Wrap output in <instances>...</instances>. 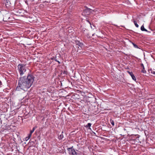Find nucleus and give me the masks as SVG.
<instances>
[{
	"instance_id": "nucleus-1",
	"label": "nucleus",
	"mask_w": 155,
	"mask_h": 155,
	"mask_svg": "<svg viewBox=\"0 0 155 155\" xmlns=\"http://www.w3.org/2000/svg\"><path fill=\"white\" fill-rule=\"evenodd\" d=\"M34 78L32 75L28 74L27 77L24 76L20 78L16 90L18 91H20L21 90H27L32 84L34 81Z\"/></svg>"
},
{
	"instance_id": "nucleus-2",
	"label": "nucleus",
	"mask_w": 155,
	"mask_h": 155,
	"mask_svg": "<svg viewBox=\"0 0 155 155\" xmlns=\"http://www.w3.org/2000/svg\"><path fill=\"white\" fill-rule=\"evenodd\" d=\"M18 70L21 75H23L26 70L25 65L24 64H20L18 66Z\"/></svg>"
},
{
	"instance_id": "nucleus-3",
	"label": "nucleus",
	"mask_w": 155,
	"mask_h": 155,
	"mask_svg": "<svg viewBox=\"0 0 155 155\" xmlns=\"http://www.w3.org/2000/svg\"><path fill=\"white\" fill-rule=\"evenodd\" d=\"M98 10H99L98 9H95L94 10H92V9L87 8L84 11V13H85L86 15H89L91 12H92V11H94V12H98Z\"/></svg>"
},
{
	"instance_id": "nucleus-4",
	"label": "nucleus",
	"mask_w": 155,
	"mask_h": 155,
	"mask_svg": "<svg viewBox=\"0 0 155 155\" xmlns=\"http://www.w3.org/2000/svg\"><path fill=\"white\" fill-rule=\"evenodd\" d=\"M73 147H69L67 148V150L69 152V153L70 154L73 155H77V153L76 152L75 150L73 148Z\"/></svg>"
},
{
	"instance_id": "nucleus-5",
	"label": "nucleus",
	"mask_w": 155,
	"mask_h": 155,
	"mask_svg": "<svg viewBox=\"0 0 155 155\" xmlns=\"http://www.w3.org/2000/svg\"><path fill=\"white\" fill-rule=\"evenodd\" d=\"M75 43L77 47L79 48V46L81 48L83 45V44L82 43H81L78 41H76Z\"/></svg>"
},
{
	"instance_id": "nucleus-6",
	"label": "nucleus",
	"mask_w": 155,
	"mask_h": 155,
	"mask_svg": "<svg viewBox=\"0 0 155 155\" xmlns=\"http://www.w3.org/2000/svg\"><path fill=\"white\" fill-rule=\"evenodd\" d=\"M128 73L131 76L132 79L135 81H136V78L135 77V76H134L133 73L132 72H130L129 71H128Z\"/></svg>"
},
{
	"instance_id": "nucleus-7",
	"label": "nucleus",
	"mask_w": 155,
	"mask_h": 155,
	"mask_svg": "<svg viewBox=\"0 0 155 155\" xmlns=\"http://www.w3.org/2000/svg\"><path fill=\"white\" fill-rule=\"evenodd\" d=\"M37 127L36 126L35 127H34L33 128L32 130L30 131V134H31V135L32 133L34 132V131H35V129L36 128H37Z\"/></svg>"
},
{
	"instance_id": "nucleus-8",
	"label": "nucleus",
	"mask_w": 155,
	"mask_h": 155,
	"mask_svg": "<svg viewBox=\"0 0 155 155\" xmlns=\"http://www.w3.org/2000/svg\"><path fill=\"white\" fill-rule=\"evenodd\" d=\"M63 133V132L62 131L61 133V134H60L58 137V138L59 140H61L64 137L63 135L62 134Z\"/></svg>"
},
{
	"instance_id": "nucleus-9",
	"label": "nucleus",
	"mask_w": 155,
	"mask_h": 155,
	"mask_svg": "<svg viewBox=\"0 0 155 155\" xmlns=\"http://www.w3.org/2000/svg\"><path fill=\"white\" fill-rule=\"evenodd\" d=\"M140 29H141V30L142 31H147V30L144 28L143 25H142L141 26Z\"/></svg>"
},
{
	"instance_id": "nucleus-10",
	"label": "nucleus",
	"mask_w": 155,
	"mask_h": 155,
	"mask_svg": "<svg viewBox=\"0 0 155 155\" xmlns=\"http://www.w3.org/2000/svg\"><path fill=\"white\" fill-rule=\"evenodd\" d=\"M91 124L90 123H88L87 125L85 126L86 128H89V129H91L90 128V127L91 126Z\"/></svg>"
},
{
	"instance_id": "nucleus-11",
	"label": "nucleus",
	"mask_w": 155,
	"mask_h": 155,
	"mask_svg": "<svg viewBox=\"0 0 155 155\" xmlns=\"http://www.w3.org/2000/svg\"><path fill=\"white\" fill-rule=\"evenodd\" d=\"M150 73L152 74H153L154 75H155V71L153 69H150Z\"/></svg>"
},
{
	"instance_id": "nucleus-12",
	"label": "nucleus",
	"mask_w": 155,
	"mask_h": 155,
	"mask_svg": "<svg viewBox=\"0 0 155 155\" xmlns=\"http://www.w3.org/2000/svg\"><path fill=\"white\" fill-rule=\"evenodd\" d=\"M31 134H30L28 135V136L27 137L25 138V140H26V141H27V140H28V139H29L31 137Z\"/></svg>"
},
{
	"instance_id": "nucleus-13",
	"label": "nucleus",
	"mask_w": 155,
	"mask_h": 155,
	"mask_svg": "<svg viewBox=\"0 0 155 155\" xmlns=\"http://www.w3.org/2000/svg\"><path fill=\"white\" fill-rule=\"evenodd\" d=\"M142 65L143 66V70H142L141 72L143 73H146V71L144 70V66L143 65V64H142Z\"/></svg>"
},
{
	"instance_id": "nucleus-14",
	"label": "nucleus",
	"mask_w": 155,
	"mask_h": 155,
	"mask_svg": "<svg viewBox=\"0 0 155 155\" xmlns=\"http://www.w3.org/2000/svg\"><path fill=\"white\" fill-rule=\"evenodd\" d=\"M134 25H135V26L137 27V28H138L139 27V25H138L137 24V21H134Z\"/></svg>"
},
{
	"instance_id": "nucleus-15",
	"label": "nucleus",
	"mask_w": 155,
	"mask_h": 155,
	"mask_svg": "<svg viewBox=\"0 0 155 155\" xmlns=\"http://www.w3.org/2000/svg\"><path fill=\"white\" fill-rule=\"evenodd\" d=\"M110 122L111 124L114 126V121L113 120H111Z\"/></svg>"
},
{
	"instance_id": "nucleus-16",
	"label": "nucleus",
	"mask_w": 155,
	"mask_h": 155,
	"mask_svg": "<svg viewBox=\"0 0 155 155\" xmlns=\"http://www.w3.org/2000/svg\"><path fill=\"white\" fill-rule=\"evenodd\" d=\"M133 45L134 47L136 48H138V46L136 44H134V43H133Z\"/></svg>"
},
{
	"instance_id": "nucleus-17",
	"label": "nucleus",
	"mask_w": 155,
	"mask_h": 155,
	"mask_svg": "<svg viewBox=\"0 0 155 155\" xmlns=\"http://www.w3.org/2000/svg\"><path fill=\"white\" fill-rule=\"evenodd\" d=\"M2 85V83L1 81H0V86Z\"/></svg>"
},
{
	"instance_id": "nucleus-18",
	"label": "nucleus",
	"mask_w": 155,
	"mask_h": 155,
	"mask_svg": "<svg viewBox=\"0 0 155 155\" xmlns=\"http://www.w3.org/2000/svg\"><path fill=\"white\" fill-rule=\"evenodd\" d=\"M56 61H57V62H58L59 64H60V62L59 61H57L56 60Z\"/></svg>"
},
{
	"instance_id": "nucleus-19",
	"label": "nucleus",
	"mask_w": 155,
	"mask_h": 155,
	"mask_svg": "<svg viewBox=\"0 0 155 155\" xmlns=\"http://www.w3.org/2000/svg\"><path fill=\"white\" fill-rule=\"evenodd\" d=\"M5 20V18H4L3 19V21H6V20Z\"/></svg>"
}]
</instances>
